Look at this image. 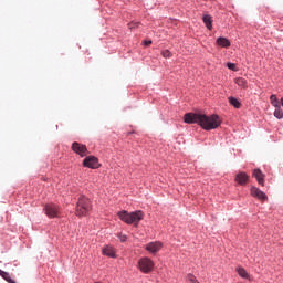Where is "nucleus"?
<instances>
[{
  "mask_svg": "<svg viewBox=\"0 0 283 283\" xmlns=\"http://www.w3.org/2000/svg\"><path fill=\"white\" fill-rule=\"evenodd\" d=\"M184 120L188 125H192L193 123H196L197 125H200L202 129H206V132H211V129H218L221 124L220 117L218 115L207 116L198 113H187L184 116Z\"/></svg>",
  "mask_w": 283,
  "mask_h": 283,
  "instance_id": "f257e3e1",
  "label": "nucleus"
},
{
  "mask_svg": "<svg viewBox=\"0 0 283 283\" xmlns=\"http://www.w3.org/2000/svg\"><path fill=\"white\" fill-rule=\"evenodd\" d=\"M119 220L125 222V224H133V227H138L140 221L145 219V212L142 210H136L133 212H128L127 210L119 211L117 213Z\"/></svg>",
  "mask_w": 283,
  "mask_h": 283,
  "instance_id": "f03ea898",
  "label": "nucleus"
},
{
  "mask_svg": "<svg viewBox=\"0 0 283 283\" xmlns=\"http://www.w3.org/2000/svg\"><path fill=\"white\" fill-rule=\"evenodd\" d=\"M92 211V201L85 196H81L76 206V216H87Z\"/></svg>",
  "mask_w": 283,
  "mask_h": 283,
  "instance_id": "7ed1b4c3",
  "label": "nucleus"
},
{
  "mask_svg": "<svg viewBox=\"0 0 283 283\" xmlns=\"http://www.w3.org/2000/svg\"><path fill=\"white\" fill-rule=\"evenodd\" d=\"M154 261L147 256L139 259L138 269L142 273H151L154 271Z\"/></svg>",
  "mask_w": 283,
  "mask_h": 283,
  "instance_id": "20e7f679",
  "label": "nucleus"
},
{
  "mask_svg": "<svg viewBox=\"0 0 283 283\" xmlns=\"http://www.w3.org/2000/svg\"><path fill=\"white\" fill-rule=\"evenodd\" d=\"M44 213L48 218H59L61 216V208L54 203L45 205Z\"/></svg>",
  "mask_w": 283,
  "mask_h": 283,
  "instance_id": "39448f33",
  "label": "nucleus"
},
{
  "mask_svg": "<svg viewBox=\"0 0 283 283\" xmlns=\"http://www.w3.org/2000/svg\"><path fill=\"white\" fill-rule=\"evenodd\" d=\"M72 150L77 154L78 156H81L82 158L84 156H87V146L80 144L78 142H74L72 144Z\"/></svg>",
  "mask_w": 283,
  "mask_h": 283,
  "instance_id": "423d86ee",
  "label": "nucleus"
},
{
  "mask_svg": "<svg viewBox=\"0 0 283 283\" xmlns=\"http://www.w3.org/2000/svg\"><path fill=\"white\" fill-rule=\"evenodd\" d=\"M83 166L88 167V169H98L101 165L98 164V158L94 156H88L83 160Z\"/></svg>",
  "mask_w": 283,
  "mask_h": 283,
  "instance_id": "0eeeda50",
  "label": "nucleus"
},
{
  "mask_svg": "<svg viewBox=\"0 0 283 283\" xmlns=\"http://www.w3.org/2000/svg\"><path fill=\"white\" fill-rule=\"evenodd\" d=\"M146 251H148L149 253H153V255H156V253H158V251H160V249H163V242L160 241H154V242H149L146 247H145Z\"/></svg>",
  "mask_w": 283,
  "mask_h": 283,
  "instance_id": "6e6552de",
  "label": "nucleus"
},
{
  "mask_svg": "<svg viewBox=\"0 0 283 283\" xmlns=\"http://www.w3.org/2000/svg\"><path fill=\"white\" fill-rule=\"evenodd\" d=\"M234 180L235 182H238V185L244 187V185L249 182V176L247 175V172H239L235 175Z\"/></svg>",
  "mask_w": 283,
  "mask_h": 283,
  "instance_id": "1a4fd4ad",
  "label": "nucleus"
},
{
  "mask_svg": "<svg viewBox=\"0 0 283 283\" xmlns=\"http://www.w3.org/2000/svg\"><path fill=\"white\" fill-rule=\"evenodd\" d=\"M251 196H253V198H258L259 200H266V193L256 187L251 188Z\"/></svg>",
  "mask_w": 283,
  "mask_h": 283,
  "instance_id": "9d476101",
  "label": "nucleus"
},
{
  "mask_svg": "<svg viewBox=\"0 0 283 283\" xmlns=\"http://www.w3.org/2000/svg\"><path fill=\"white\" fill-rule=\"evenodd\" d=\"M253 177L258 180L259 185L264 187V174H262V170L254 169L253 170Z\"/></svg>",
  "mask_w": 283,
  "mask_h": 283,
  "instance_id": "9b49d317",
  "label": "nucleus"
},
{
  "mask_svg": "<svg viewBox=\"0 0 283 283\" xmlns=\"http://www.w3.org/2000/svg\"><path fill=\"white\" fill-rule=\"evenodd\" d=\"M103 255H107L108 258H116V251L114 250L113 247L106 245L103 249Z\"/></svg>",
  "mask_w": 283,
  "mask_h": 283,
  "instance_id": "f8f14e48",
  "label": "nucleus"
},
{
  "mask_svg": "<svg viewBox=\"0 0 283 283\" xmlns=\"http://www.w3.org/2000/svg\"><path fill=\"white\" fill-rule=\"evenodd\" d=\"M217 45H219V48H231V42L227 38H218Z\"/></svg>",
  "mask_w": 283,
  "mask_h": 283,
  "instance_id": "ddd939ff",
  "label": "nucleus"
},
{
  "mask_svg": "<svg viewBox=\"0 0 283 283\" xmlns=\"http://www.w3.org/2000/svg\"><path fill=\"white\" fill-rule=\"evenodd\" d=\"M202 21H203L206 28H208V30H211V28H213V25H212L213 19L211 18V15L203 14Z\"/></svg>",
  "mask_w": 283,
  "mask_h": 283,
  "instance_id": "4468645a",
  "label": "nucleus"
},
{
  "mask_svg": "<svg viewBox=\"0 0 283 283\" xmlns=\"http://www.w3.org/2000/svg\"><path fill=\"white\" fill-rule=\"evenodd\" d=\"M0 275L8 283H17V281H14V279H12V275H10V273H8L3 270H0Z\"/></svg>",
  "mask_w": 283,
  "mask_h": 283,
  "instance_id": "2eb2a0df",
  "label": "nucleus"
},
{
  "mask_svg": "<svg viewBox=\"0 0 283 283\" xmlns=\"http://www.w3.org/2000/svg\"><path fill=\"white\" fill-rule=\"evenodd\" d=\"M234 83H237V85L239 87H242V90H247V87H249V84L247 83V80L243 77H238L234 80Z\"/></svg>",
  "mask_w": 283,
  "mask_h": 283,
  "instance_id": "dca6fc26",
  "label": "nucleus"
},
{
  "mask_svg": "<svg viewBox=\"0 0 283 283\" xmlns=\"http://www.w3.org/2000/svg\"><path fill=\"white\" fill-rule=\"evenodd\" d=\"M275 111H274V116L275 118H277L279 120H282L283 118V111H282V106H274Z\"/></svg>",
  "mask_w": 283,
  "mask_h": 283,
  "instance_id": "f3484780",
  "label": "nucleus"
},
{
  "mask_svg": "<svg viewBox=\"0 0 283 283\" xmlns=\"http://www.w3.org/2000/svg\"><path fill=\"white\" fill-rule=\"evenodd\" d=\"M229 103H230V105L235 107V109H240V107H241L240 101H238V98H235V97H229Z\"/></svg>",
  "mask_w": 283,
  "mask_h": 283,
  "instance_id": "a211bd4d",
  "label": "nucleus"
},
{
  "mask_svg": "<svg viewBox=\"0 0 283 283\" xmlns=\"http://www.w3.org/2000/svg\"><path fill=\"white\" fill-rule=\"evenodd\" d=\"M237 272L240 275V277H243L244 280H248L249 273L244 268H237Z\"/></svg>",
  "mask_w": 283,
  "mask_h": 283,
  "instance_id": "6ab92c4d",
  "label": "nucleus"
},
{
  "mask_svg": "<svg viewBox=\"0 0 283 283\" xmlns=\"http://www.w3.org/2000/svg\"><path fill=\"white\" fill-rule=\"evenodd\" d=\"M270 103H271V105H273V107L280 106V101H277V96L276 95H271L270 96Z\"/></svg>",
  "mask_w": 283,
  "mask_h": 283,
  "instance_id": "aec40b11",
  "label": "nucleus"
},
{
  "mask_svg": "<svg viewBox=\"0 0 283 283\" xmlns=\"http://www.w3.org/2000/svg\"><path fill=\"white\" fill-rule=\"evenodd\" d=\"M227 67L228 70H232V72H238V67L235 66V63L228 62Z\"/></svg>",
  "mask_w": 283,
  "mask_h": 283,
  "instance_id": "412c9836",
  "label": "nucleus"
},
{
  "mask_svg": "<svg viewBox=\"0 0 283 283\" xmlns=\"http://www.w3.org/2000/svg\"><path fill=\"white\" fill-rule=\"evenodd\" d=\"M164 59H170L171 57V52L169 50H165L161 52Z\"/></svg>",
  "mask_w": 283,
  "mask_h": 283,
  "instance_id": "4be33fe9",
  "label": "nucleus"
},
{
  "mask_svg": "<svg viewBox=\"0 0 283 283\" xmlns=\"http://www.w3.org/2000/svg\"><path fill=\"white\" fill-rule=\"evenodd\" d=\"M138 25H140L139 22H130V23L128 24V28H129V30H134V28H138Z\"/></svg>",
  "mask_w": 283,
  "mask_h": 283,
  "instance_id": "5701e85b",
  "label": "nucleus"
},
{
  "mask_svg": "<svg viewBox=\"0 0 283 283\" xmlns=\"http://www.w3.org/2000/svg\"><path fill=\"white\" fill-rule=\"evenodd\" d=\"M117 238L120 240V242H127V235L123 233L118 234Z\"/></svg>",
  "mask_w": 283,
  "mask_h": 283,
  "instance_id": "b1692460",
  "label": "nucleus"
},
{
  "mask_svg": "<svg viewBox=\"0 0 283 283\" xmlns=\"http://www.w3.org/2000/svg\"><path fill=\"white\" fill-rule=\"evenodd\" d=\"M144 45H146V48H148V45H151V40L144 41Z\"/></svg>",
  "mask_w": 283,
  "mask_h": 283,
  "instance_id": "393cba45",
  "label": "nucleus"
}]
</instances>
